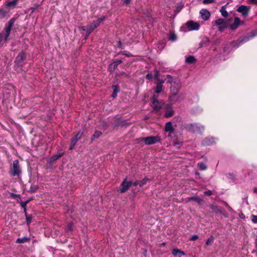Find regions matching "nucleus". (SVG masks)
I'll use <instances>...</instances> for the list:
<instances>
[{
    "instance_id": "nucleus-1",
    "label": "nucleus",
    "mask_w": 257,
    "mask_h": 257,
    "mask_svg": "<svg viewBox=\"0 0 257 257\" xmlns=\"http://www.w3.org/2000/svg\"><path fill=\"white\" fill-rule=\"evenodd\" d=\"M181 88V84L180 80L177 82H174L171 86V93L170 99L173 103L179 100L178 92Z\"/></svg>"
},
{
    "instance_id": "nucleus-2",
    "label": "nucleus",
    "mask_w": 257,
    "mask_h": 257,
    "mask_svg": "<svg viewBox=\"0 0 257 257\" xmlns=\"http://www.w3.org/2000/svg\"><path fill=\"white\" fill-rule=\"evenodd\" d=\"M184 127L189 132L199 134H201L204 130V126L197 123H187Z\"/></svg>"
},
{
    "instance_id": "nucleus-3",
    "label": "nucleus",
    "mask_w": 257,
    "mask_h": 257,
    "mask_svg": "<svg viewBox=\"0 0 257 257\" xmlns=\"http://www.w3.org/2000/svg\"><path fill=\"white\" fill-rule=\"evenodd\" d=\"M22 173L19 162L18 160H16L13 162V165L10 169V174L11 176H19Z\"/></svg>"
},
{
    "instance_id": "nucleus-4",
    "label": "nucleus",
    "mask_w": 257,
    "mask_h": 257,
    "mask_svg": "<svg viewBox=\"0 0 257 257\" xmlns=\"http://www.w3.org/2000/svg\"><path fill=\"white\" fill-rule=\"evenodd\" d=\"M106 17L103 16L98 19L97 20L93 21L88 26V30H87V36H88L90 33L100 25V23L104 21Z\"/></svg>"
},
{
    "instance_id": "nucleus-5",
    "label": "nucleus",
    "mask_w": 257,
    "mask_h": 257,
    "mask_svg": "<svg viewBox=\"0 0 257 257\" xmlns=\"http://www.w3.org/2000/svg\"><path fill=\"white\" fill-rule=\"evenodd\" d=\"M212 25L218 26L219 31L222 32L228 27V23L224 19H218L212 22Z\"/></svg>"
},
{
    "instance_id": "nucleus-6",
    "label": "nucleus",
    "mask_w": 257,
    "mask_h": 257,
    "mask_svg": "<svg viewBox=\"0 0 257 257\" xmlns=\"http://www.w3.org/2000/svg\"><path fill=\"white\" fill-rule=\"evenodd\" d=\"M142 141H144L146 145H151L160 142V138L158 136H150L141 138Z\"/></svg>"
},
{
    "instance_id": "nucleus-7",
    "label": "nucleus",
    "mask_w": 257,
    "mask_h": 257,
    "mask_svg": "<svg viewBox=\"0 0 257 257\" xmlns=\"http://www.w3.org/2000/svg\"><path fill=\"white\" fill-rule=\"evenodd\" d=\"M15 20L13 19H12L10 20L8 24L6 25L5 30V39L4 41L7 42L8 39V37L10 36V32L12 27H13L14 24Z\"/></svg>"
},
{
    "instance_id": "nucleus-8",
    "label": "nucleus",
    "mask_w": 257,
    "mask_h": 257,
    "mask_svg": "<svg viewBox=\"0 0 257 257\" xmlns=\"http://www.w3.org/2000/svg\"><path fill=\"white\" fill-rule=\"evenodd\" d=\"M253 36H245L243 38L238 39L235 41L232 42L231 44L233 47H238L243 43L248 41L250 38H252Z\"/></svg>"
},
{
    "instance_id": "nucleus-9",
    "label": "nucleus",
    "mask_w": 257,
    "mask_h": 257,
    "mask_svg": "<svg viewBox=\"0 0 257 257\" xmlns=\"http://www.w3.org/2000/svg\"><path fill=\"white\" fill-rule=\"evenodd\" d=\"M132 184L133 182L132 181L127 182L126 178L124 179L121 184V188L118 190V191L120 193H124L129 189Z\"/></svg>"
},
{
    "instance_id": "nucleus-10",
    "label": "nucleus",
    "mask_w": 257,
    "mask_h": 257,
    "mask_svg": "<svg viewBox=\"0 0 257 257\" xmlns=\"http://www.w3.org/2000/svg\"><path fill=\"white\" fill-rule=\"evenodd\" d=\"M158 96L154 95L153 97L152 106L154 110L158 111L159 110L162 106V103L157 100Z\"/></svg>"
},
{
    "instance_id": "nucleus-11",
    "label": "nucleus",
    "mask_w": 257,
    "mask_h": 257,
    "mask_svg": "<svg viewBox=\"0 0 257 257\" xmlns=\"http://www.w3.org/2000/svg\"><path fill=\"white\" fill-rule=\"evenodd\" d=\"M186 25L190 30H197L199 28V24L192 21L187 22Z\"/></svg>"
},
{
    "instance_id": "nucleus-12",
    "label": "nucleus",
    "mask_w": 257,
    "mask_h": 257,
    "mask_svg": "<svg viewBox=\"0 0 257 257\" xmlns=\"http://www.w3.org/2000/svg\"><path fill=\"white\" fill-rule=\"evenodd\" d=\"M237 11L239 13H241L242 15L244 17H246L248 15V9H247L246 6L243 5L239 6L237 8Z\"/></svg>"
},
{
    "instance_id": "nucleus-13",
    "label": "nucleus",
    "mask_w": 257,
    "mask_h": 257,
    "mask_svg": "<svg viewBox=\"0 0 257 257\" xmlns=\"http://www.w3.org/2000/svg\"><path fill=\"white\" fill-rule=\"evenodd\" d=\"M200 14L201 16V18L204 20H207L210 17V12L206 9H202L200 11Z\"/></svg>"
},
{
    "instance_id": "nucleus-14",
    "label": "nucleus",
    "mask_w": 257,
    "mask_h": 257,
    "mask_svg": "<svg viewBox=\"0 0 257 257\" xmlns=\"http://www.w3.org/2000/svg\"><path fill=\"white\" fill-rule=\"evenodd\" d=\"M240 23V19L238 17H235L234 20V22L230 26V28L231 30H236Z\"/></svg>"
},
{
    "instance_id": "nucleus-15",
    "label": "nucleus",
    "mask_w": 257,
    "mask_h": 257,
    "mask_svg": "<svg viewBox=\"0 0 257 257\" xmlns=\"http://www.w3.org/2000/svg\"><path fill=\"white\" fill-rule=\"evenodd\" d=\"M122 62L121 60H118L112 63L109 66V71L112 72L114 71L117 68V66Z\"/></svg>"
},
{
    "instance_id": "nucleus-16",
    "label": "nucleus",
    "mask_w": 257,
    "mask_h": 257,
    "mask_svg": "<svg viewBox=\"0 0 257 257\" xmlns=\"http://www.w3.org/2000/svg\"><path fill=\"white\" fill-rule=\"evenodd\" d=\"M164 81L162 80L159 79L157 83V86L155 90V92L157 93H159L162 91L163 84Z\"/></svg>"
},
{
    "instance_id": "nucleus-17",
    "label": "nucleus",
    "mask_w": 257,
    "mask_h": 257,
    "mask_svg": "<svg viewBox=\"0 0 257 257\" xmlns=\"http://www.w3.org/2000/svg\"><path fill=\"white\" fill-rule=\"evenodd\" d=\"M172 254L175 256L181 257L182 256L184 255L185 253L184 252L179 249L175 248L172 250Z\"/></svg>"
},
{
    "instance_id": "nucleus-18",
    "label": "nucleus",
    "mask_w": 257,
    "mask_h": 257,
    "mask_svg": "<svg viewBox=\"0 0 257 257\" xmlns=\"http://www.w3.org/2000/svg\"><path fill=\"white\" fill-rule=\"evenodd\" d=\"M18 1L19 0H14L11 2L7 1L5 3V5L10 8L14 9L16 7V6L18 4Z\"/></svg>"
},
{
    "instance_id": "nucleus-19",
    "label": "nucleus",
    "mask_w": 257,
    "mask_h": 257,
    "mask_svg": "<svg viewBox=\"0 0 257 257\" xmlns=\"http://www.w3.org/2000/svg\"><path fill=\"white\" fill-rule=\"evenodd\" d=\"M167 83L173 84L174 82H177L179 80V78L177 77H172L170 75H167Z\"/></svg>"
},
{
    "instance_id": "nucleus-20",
    "label": "nucleus",
    "mask_w": 257,
    "mask_h": 257,
    "mask_svg": "<svg viewBox=\"0 0 257 257\" xmlns=\"http://www.w3.org/2000/svg\"><path fill=\"white\" fill-rule=\"evenodd\" d=\"M165 130L166 132H169L171 133L174 132V128L172 126V122L169 121L166 123L165 127Z\"/></svg>"
},
{
    "instance_id": "nucleus-21",
    "label": "nucleus",
    "mask_w": 257,
    "mask_h": 257,
    "mask_svg": "<svg viewBox=\"0 0 257 257\" xmlns=\"http://www.w3.org/2000/svg\"><path fill=\"white\" fill-rule=\"evenodd\" d=\"M26 59L25 53L23 52H21L18 56L16 57V61L18 63H21Z\"/></svg>"
},
{
    "instance_id": "nucleus-22",
    "label": "nucleus",
    "mask_w": 257,
    "mask_h": 257,
    "mask_svg": "<svg viewBox=\"0 0 257 257\" xmlns=\"http://www.w3.org/2000/svg\"><path fill=\"white\" fill-rule=\"evenodd\" d=\"M82 135V133L81 132H79L77 133V134L75 135V136L71 139L72 142H73V144H76L77 141L79 140V139L81 138V136Z\"/></svg>"
},
{
    "instance_id": "nucleus-23",
    "label": "nucleus",
    "mask_w": 257,
    "mask_h": 257,
    "mask_svg": "<svg viewBox=\"0 0 257 257\" xmlns=\"http://www.w3.org/2000/svg\"><path fill=\"white\" fill-rule=\"evenodd\" d=\"M195 58L193 56H190L186 58L185 62L188 64H193L196 62Z\"/></svg>"
},
{
    "instance_id": "nucleus-24",
    "label": "nucleus",
    "mask_w": 257,
    "mask_h": 257,
    "mask_svg": "<svg viewBox=\"0 0 257 257\" xmlns=\"http://www.w3.org/2000/svg\"><path fill=\"white\" fill-rule=\"evenodd\" d=\"M113 92L112 94V97L115 98L117 96V93L119 91V89L118 86L113 85L112 86Z\"/></svg>"
},
{
    "instance_id": "nucleus-25",
    "label": "nucleus",
    "mask_w": 257,
    "mask_h": 257,
    "mask_svg": "<svg viewBox=\"0 0 257 257\" xmlns=\"http://www.w3.org/2000/svg\"><path fill=\"white\" fill-rule=\"evenodd\" d=\"M226 6H223L221 7L220 12L223 17H227L228 16V13L226 11Z\"/></svg>"
},
{
    "instance_id": "nucleus-26",
    "label": "nucleus",
    "mask_w": 257,
    "mask_h": 257,
    "mask_svg": "<svg viewBox=\"0 0 257 257\" xmlns=\"http://www.w3.org/2000/svg\"><path fill=\"white\" fill-rule=\"evenodd\" d=\"M30 240V238L27 237H23L22 238H18L16 242L20 243H24Z\"/></svg>"
},
{
    "instance_id": "nucleus-27",
    "label": "nucleus",
    "mask_w": 257,
    "mask_h": 257,
    "mask_svg": "<svg viewBox=\"0 0 257 257\" xmlns=\"http://www.w3.org/2000/svg\"><path fill=\"white\" fill-rule=\"evenodd\" d=\"M188 201L194 200L200 203L202 202V199L198 197H190L187 198Z\"/></svg>"
},
{
    "instance_id": "nucleus-28",
    "label": "nucleus",
    "mask_w": 257,
    "mask_h": 257,
    "mask_svg": "<svg viewBox=\"0 0 257 257\" xmlns=\"http://www.w3.org/2000/svg\"><path fill=\"white\" fill-rule=\"evenodd\" d=\"M101 134H102V133L101 132L96 131L94 133V134L92 136V138L91 139V141H93L94 140L98 138L101 135Z\"/></svg>"
},
{
    "instance_id": "nucleus-29",
    "label": "nucleus",
    "mask_w": 257,
    "mask_h": 257,
    "mask_svg": "<svg viewBox=\"0 0 257 257\" xmlns=\"http://www.w3.org/2000/svg\"><path fill=\"white\" fill-rule=\"evenodd\" d=\"M8 11L3 9H0V18H4L7 15Z\"/></svg>"
},
{
    "instance_id": "nucleus-30",
    "label": "nucleus",
    "mask_w": 257,
    "mask_h": 257,
    "mask_svg": "<svg viewBox=\"0 0 257 257\" xmlns=\"http://www.w3.org/2000/svg\"><path fill=\"white\" fill-rule=\"evenodd\" d=\"M198 166L200 170L203 171L207 169L206 165L203 162H200L198 163Z\"/></svg>"
},
{
    "instance_id": "nucleus-31",
    "label": "nucleus",
    "mask_w": 257,
    "mask_h": 257,
    "mask_svg": "<svg viewBox=\"0 0 257 257\" xmlns=\"http://www.w3.org/2000/svg\"><path fill=\"white\" fill-rule=\"evenodd\" d=\"M74 224L73 222H69L66 227V229L67 231H72L73 229Z\"/></svg>"
},
{
    "instance_id": "nucleus-32",
    "label": "nucleus",
    "mask_w": 257,
    "mask_h": 257,
    "mask_svg": "<svg viewBox=\"0 0 257 257\" xmlns=\"http://www.w3.org/2000/svg\"><path fill=\"white\" fill-rule=\"evenodd\" d=\"M169 40L172 42L176 41L177 40L176 35L174 33H171L170 34Z\"/></svg>"
},
{
    "instance_id": "nucleus-33",
    "label": "nucleus",
    "mask_w": 257,
    "mask_h": 257,
    "mask_svg": "<svg viewBox=\"0 0 257 257\" xmlns=\"http://www.w3.org/2000/svg\"><path fill=\"white\" fill-rule=\"evenodd\" d=\"M214 241V237L213 236H211L206 241V244L207 245L211 244Z\"/></svg>"
},
{
    "instance_id": "nucleus-34",
    "label": "nucleus",
    "mask_w": 257,
    "mask_h": 257,
    "mask_svg": "<svg viewBox=\"0 0 257 257\" xmlns=\"http://www.w3.org/2000/svg\"><path fill=\"white\" fill-rule=\"evenodd\" d=\"M173 114V111L171 109L168 110L165 114V116L167 117L171 116Z\"/></svg>"
},
{
    "instance_id": "nucleus-35",
    "label": "nucleus",
    "mask_w": 257,
    "mask_h": 257,
    "mask_svg": "<svg viewBox=\"0 0 257 257\" xmlns=\"http://www.w3.org/2000/svg\"><path fill=\"white\" fill-rule=\"evenodd\" d=\"M211 209L215 212H219V213H222V211H221V210L218 208L217 206H211Z\"/></svg>"
},
{
    "instance_id": "nucleus-36",
    "label": "nucleus",
    "mask_w": 257,
    "mask_h": 257,
    "mask_svg": "<svg viewBox=\"0 0 257 257\" xmlns=\"http://www.w3.org/2000/svg\"><path fill=\"white\" fill-rule=\"evenodd\" d=\"M149 179L147 178H144L139 184L140 187H143L144 185L146 184L147 182L149 181Z\"/></svg>"
},
{
    "instance_id": "nucleus-37",
    "label": "nucleus",
    "mask_w": 257,
    "mask_h": 257,
    "mask_svg": "<svg viewBox=\"0 0 257 257\" xmlns=\"http://www.w3.org/2000/svg\"><path fill=\"white\" fill-rule=\"evenodd\" d=\"M26 216L27 223L28 224H29L32 222V217L27 214H26Z\"/></svg>"
},
{
    "instance_id": "nucleus-38",
    "label": "nucleus",
    "mask_w": 257,
    "mask_h": 257,
    "mask_svg": "<svg viewBox=\"0 0 257 257\" xmlns=\"http://www.w3.org/2000/svg\"><path fill=\"white\" fill-rule=\"evenodd\" d=\"M206 144L208 145H209L212 143L214 142V139L213 138H207L206 139Z\"/></svg>"
},
{
    "instance_id": "nucleus-39",
    "label": "nucleus",
    "mask_w": 257,
    "mask_h": 257,
    "mask_svg": "<svg viewBox=\"0 0 257 257\" xmlns=\"http://www.w3.org/2000/svg\"><path fill=\"white\" fill-rule=\"evenodd\" d=\"M251 220L254 223H257V215H252L251 216Z\"/></svg>"
},
{
    "instance_id": "nucleus-40",
    "label": "nucleus",
    "mask_w": 257,
    "mask_h": 257,
    "mask_svg": "<svg viewBox=\"0 0 257 257\" xmlns=\"http://www.w3.org/2000/svg\"><path fill=\"white\" fill-rule=\"evenodd\" d=\"M5 39V34L3 33H0V43H5L6 42L4 41Z\"/></svg>"
},
{
    "instance_id": "nucleus-41",
    "label": "nucleus",
    "mask_w": 257,
    "mask_h": 257,
    "mask_svg": "<svg viewBox=\"0 0 257 257\" xmlns=\"http://www.w3.org/2000/svg\"><path fill=\"white\" fill-rule=\"evenodd\" d=\"M62 155H63V153H62L61 154L55 155L53 156L52 158H53V160H56L58 159H59V158H60Z\"/></svg>"
},
{
    "instance_id": "nucleus-42",
    "label": "nucleus",
    "mask_w": 257,
    "mask_h": 257,
    "mask_svg": "<svg viewBox=\"0 0 257 257\" xmlns=\"http://www.w3.org/2000/svg\"><path fill=\"white\" fill-rule=\"evenodd\" d=\"M214 2V0H203V3L204 5H207L208 4H211Z\"/></svg>"
},
{
    "instance_id": "nucleus-43",
    "label": "nucleus",
    "mask_w": 257,
    "mask_h": 257,
    "mask_svg": "<svg viewBox=\"0 0 257 257\" xmlns=\"http://www.w3.org/2000/svg\"><path fill=\"white\" fill-rule=\"evenodd\" d=\"M29 202V200H27V201H23V202H22L21 203V206L24 208H26V206L27 205V204H28V203Z\"/></svg>"
},
{
    "instance_id": "nucleus-44",
    "label": "nucleus",
    "mask_w": 257,
    "mask_h": 257,
    "mask_svg": "<svg viewBox=\"0 0 257 257\" xmlns=\"http://www.w3.org/2000/svg\"><path fill=\"white\" fill-rule=\"evenodd\" d=\"M79 29L80 30H82L83 31H86V32H87V30H88L85 26L80 27H79ZM88 36H86L85 39H86V38Z\"/></svg>"
},
{
    "instance_id": "nucleus-45",
    "label": "nucleus",
    "mask_w": 257,
    "mask_h": 257,
    "mask_svg": "<svg viewBox=\"0 0 257 257\" xmlns=\"http://www.w3.org/2000/svg\"><path fill=\"white\" fill-rule=\"evenodd\" d=\"M123 55H126L127 56H131V54L128 51H124L121 53Z\"/></svg>"
},
{
    "instance_id": "nucleus-46",
    "label": "nucleus",
    "mask_w": 257,
    "mask_h": 257,
    "mask_svg": "<svg viewBox=\"0 0 257 257\" xmlns=\"http://www.w3.org/2000/svg\"><path fill=\"white\" fill-rule=\"evenodd\" d=\"M204 194H205L207 196H210L212 194V192L211 190H207L204 192Z\"/></svg>"
},
{
    "instance_id": "nucleus-47",
    "label": "nucleus",
    "mask_w": 257,
    "mask_h": 257,
    "mask_svg": "<svg viewBox=\"0 0 257 257\" xmlns=\"http://www.w3.org/2000/svg\"><path fill=\"white\" fill-rule=\"evenodd\" d=\"M180 143H179V142H178L177 141H174L173 142V144L175 146H176V147L177 148H180Z\"/></svg>"
},
{
    "instance_id": "nucleus-48",
    "label": "nucleus",
    "mask_w": 257,
    "mask_h": 257,
    "mask_svg": "<svg viewBox=\"0 0 257 257\" xmlns=\"http://www.w3.org/2000/svg\"><path fill=\"white\" fill-rule=\"evenodd\" d=\"M198 238L197 235H193L190 239V240H196Z\"/></svg>"
},
{
    "instance_id": "nucleus-49",
    "label": "nucleus",
    "mask_w": 257,
    "mask_h": 257,
    "mask_svg": "<svg viewBox=\"0 0 257 257\" xmlns=\"http://www.w3.org/2000/svg\"><path fill=\"white\" fill-rule=\"evenodd\" d=\"M153 76H152V74H151V73H149L148 74H147L146 75V78H147L148 79H152Z\"/></svg>"
},
{
    "instance_id": "nucleus-50",
    "label": "nucleus",
    "mask_w": 257,
    "mask_h": 257,
    "mask_svg": "<svg viewBox=\"0 0 257 257\" xmlns=\"http://www.w3.org/2000/svg\"><path fill=\"white\" fill-rule=\"evenodd\" d=\"M75 145H76L75 144H73V142H71V146H70L69 149L70 150H72L74 148V147L75 146Z\"/></svg>"
},
{
    "instance_id": "nucleus-51",
    "label": "nucleus",
    "mask_w": 257,
    "mask_h": 257,
    "mask_svg": "<svg viewBox=\"0 0 257 257\" xmlns=\"http://www.w3.org/2000/svg\"><path fill=\"white\" fill-rule=\"evenodd\" d=\"M130 2L131 0H124V3L127 5L130 4Z\"/></svg>"
},
{
    "instance_id": "nucleus-52",
    "label": "nucleus",
    "mask_w": 257,
    "mask_h": 257,
    "mask_svg": "<svg viewBox=\"0 0 257 257\" xmlns=\"http://www.w3.org/2000/svg\"><path fill=\"white\" fill-rule=\"evenodd\" d=\"M139 184H140V183L138 181H135V182L133 183V184L135 186H137L138 185H139Z\"/></svg>"
},
{
    "instance_id": "nucleus-53",
    "label": "nucleus",
    "mask_w": 257,
    "mask_h": 257,
    "mask_svg": "<svg viewBox=\"0 0 257 257\" xmlns=\"http://www.w3.org/2000/svg\"><path fill=\"white\" fill-rule=\"evenodd\" d=\"M166 245V243L165 242H163L162 243L160 244V247H162V246H164Z\"/></svg>"
},
{
    "instance_id": "nucleus-54",
    "label": "nucleus",
    "mask_w": 257,
    "mask_h": 257,
    "mask_svg": "<svg viewBox=\"0 0 257 257\" xmlns=\"http://www.w3.org/2000/svg\"><path fill=\"white\" fill-rule=\"evenodd\" d=\"M251 2L254 4H257V0H251Z\"/></svg>"
},
{
    "instance_id": "nucleus-55",
    "label": "nucleus",
    "mask_w": 257,
    "mask_h": 257,
    "mask_svg": "<svg viewBox=\"0 0 257 257\" xmlns=\"http://www.w3.org/2000/svg\"><path fill=\"white\" fill-rule=\"evenodd\" d=\"M253 192L255 193H257V188H253Z\"/></svg>"
},
{
    "instance_id": "nucleus-56",
    "label": "nucleus",
    "mask_w": 257,
    "mask_h": 257,
    "mask_svg": "<svg viewBox=\"0 0 257 257\" xmlns=\"http://www.w3.org/2000/svg\"><path fill=\"white\" fill-rule=\"evenodd\" d=\"M226 206L228 208L229 210H231V208L227 204H226Z\"/></svg>"
},
{
    "instance_id": "nucleus-57",
    "label": "nucleus",
    "mask_w": 257,
    "mask_h": 257,
    "mask_svg": "<svg viewBox=\"0 0 257 257\" xmlns=\"http://www.w3.org/2000/svg\"><path fill=\"white\" fill-rule=\"evenodd\" d=\"M240 217H241V218H244V216L243 214H242Z\"/></svg>"
},
{
    "instance_id": "nucleus-58",
    "label": "nucleus",
    "mask_w": 257,
    "mask_h": 257,
    "mask_svg": "<svg viewBox=\"0 0 257 257\" xmlns=\"http://www.w3.org/2000/svg\"><path fill=\"white\" fill-rule=\"evenodd\" d=\"M255 245H256V247L257 248V239L256 240V241H255Z\"/></svg>"
}]
</instances>
